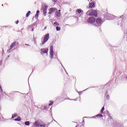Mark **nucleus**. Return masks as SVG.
Returning a JSON list of instances; mask_svg holds the SVG:
<instances>
[{"label": "nucleus", "mask_w": 127, "mask_h": 127, "mask_svg": "<svg viewBox=\"0 0 127 127\" xmlns=\"http://www.w3.org/2000/svg\"><path fill=\"white\" fill-rule=\"evenodd\" d=\"M86 15L97 17V16H98V12H97V10H92L91 11L89 10L86 12Z\"/></svg>", "instance_id": "obj_1"}, {"label": "nucleus", "mask_w": 127, "mask_h": 127, "mask_svg": "<svg viewBox=\"0 0 127 127\" xmlns=\"http://www.w3.org/2000/svg\"><path fill=\"white\" fill-rule=\"evenodd\" d=\"M47 8H48V6L46 4L42 5L41 10L43 12L44 16H46V13H47Z\"/></svg>", "instance_id": "obj_2"}, {"label": "nucleus", "mask_w": 127, "mask_h": 127, "mask_svg": "<svg viewBox=\"0 0 127 127\" xmlns=\"http://www.w3.org/2000/svg\"><path fill=\"white\" fill-rule=\"evenodd\" d=\"M96 20V23L94 24L95 26H101L103 23V20L101 18H97Z\"/></svg>", "instance_id": "obj_3"}, {"label": "nucleus", "mask_w": 127, "mask_h": 127, "mask_svg": "<svg viewBox=\"0 0 127 127\" xmlns=\"http://www.w3.org/2000/svg\"><path fill=\"white\" fill-rule=\"evenodd\" d=\"M17 44H18V42H14L12 43V44L10 45V48L7 50V52L10 53V51H12V48H13V47H16V45H17Z\"/></svg>", "instance_id": "obj_4"}, {"label": "nucleus", "mask_w": 127, "mask_h": 127, "mask_svg": "<svg viewBox=\"0 0 127 127\" xmlns=\"http://www.w3.org/2000/svg\"><path fill=\"white\" fill-rule=\"evenodd\" d=\"M95 21H96V18L94 17H90L87 20V22L88 23H90V24H93L95 23Z\"/></svg>", "instance_id": "obj_5"}, {"label": "nucleus", "mask_w": 127, "mask_h": 127, "mask_svg": "<svg viewBox=\"0 0 127 127\" xmlns=\"http://www.w3.org/2000/svg\"><path fill=\"white\" fill-rule=\"evenodd\" d=\"M33 126H34V127H46V125H40L39 121H35V122L33 124Z\"/></svg>", "instance_id": "obj_6"}, {"label": "nucleus", "mask_w": 127, "mask_h": 127, "mask_svg": "<svg viewBox=\"0 0 127 127\" xmlns=\"http://www.w3.org/2000/svg\"><path fill=\"white\" fill-rule=\"evenodd\" d=\"M48 39H49V34H47L44 36L43 41L42 43V45H44V44H45V43L48 41Z\"/></svg>", "instance_id": "obj_7"}, {"label": "nucleus", "mask_w": 127, "mask_h": 127, "mask_svg": "<svg viewBox=\"0 0 127 127\" xmlns=\"http://www.w3.org/2000/svg\"><path fill=\"white\" fill-rule=\"evenodd\" d=\"M50 58H53V56H54V51H53V46H51L50 48Z\"/></svg>", "instance_id": "obj_8"}, {"label": "nucleus", "mask_w": 127, "mask_h": 127, "mask_svg": "<svg viewBox=\"0 0 127 127\" xmlns=\"http://www.w3.org/2000/svg\"><path fill=\"white\" fill-rule=\"evenodd\" d=\"M48 48H43L41 49V54L42 55H43V54H48V51H49Z\"/></svg>", "instance_id": "obj_9"}, {"label": "nucleus", "mask_w": 127, "mask_h": 127, "mask_svg": "<svg viewBox=\"0 0 127 127\" xmlns=\"http://www.w3.org/2000/svg\"><path fill=\"white\" fill-rule=\"evenodd\" d=\"M57 9L56 8H50L49 9V12L48 13L49 14H52L53 12H55V10Z\"/></svg>", "instance_id": "obj_10"}, {"label": "nucleus", "mask_w": 127, "mask_h": 127, "mask_svg": "<svg viewBox=\"0 0 127 127\" xmlns=\"http://www.w3.org/2000/svg\"><path fill=\"white\" fill-rule=\"evenodd\" d=\"M120 20H121V23L120 24L121 26H123V22H124L125 19V16L124 15H122L119 18Z\"/></svg>", "instance_id": "obj_11"}, {"label": "nucleus", "mask_w": 127, "mask_h": 127, "mask_svg": "<svg viewBox=\"0 0 127 127\" xmlns=\"http://www.w3.org/2000/svg\"><path fill=\"white\" fill-rule=\"evenodd\" d=\"M95 6V2H91L88 5V8H93Z\"/></svg>", "instance_id": "obj_12"}, {"label": "nucleus", "mask_w": 127, "mask_h": 127, "mask_svg": "<svg viewBox=\"0 0 127 127\" xmlns=\"http://www.w3.org/2000/svg\"><path fill=\"white\" fill-rule=\"evenodd\" d=\"M113 127H122V124H121L119 122H116V123H114L113 124Z\"/></svg>", "instance_id": "obj_13"}, {"label": "nucleus", "mask_w": 127, "mask_h": 127, "mask_svg": "<svg viewBox=\"0 0 127 127\" xmlns=\"http://www.w3.org/2000/svg\"><path fill=\"white\" fill-rule=\"evenodd\" d=\"M60 11H61V10H59V11H57L56 12V16H57V17H60V16H61V14L60 13Z\"/></svg>", "instance_id": "obj_14"}, {"label": "nucleus", "mask_w": 127, "mask_h": 127, "mask_svg": "<svg viewBox=\"0 0 127 127\" xmlns=\"http://www.w3.org/2000/svg\"><path fill=\"white\" fill-rule=\"evenodd\" d=\"M96 117L97 118H101L102 117H103V115H102V114H99L97 115L96 116L92 117V118H96Z\"/></svg>", "instance_id": "obj_15"}, {"label": "nucleus", "mask_w": 127, "mask_h": 127, "mask_svg": "<svg viewBox=\"0 0 127 127\" xmlns=\"http://www.w3.org/2000/svg\"><path fill=\"white\" fill-rule=\"evenodd\" d=\"M15 122H20V121H21V118L20 117H18L16 119H15L14 120Z\"/></svg>", "instance_id": "obj_16"}, {"label": "nucleus", "mask_w": 127, "mask_h": 127, "mask_svg": "<svg viewBox=\"0 0 127 127\" xmlns=\"http://www.w3.org/2000/svg\"><path fill=\"white\" fill-rule=\"evenodd\" d=\"M106 16H108V17H111L110 19H113V16H114L113 15L107 14Z\"/></svg>", "instance_id": "obj_17"}, {"label": "nucleus", "mask_w": 127, "mask_h": 127, "mask_svg": "<svg viewBox=\"0 0 127 127\" xmlns=\"http://www.w3.org/2000/svg\"><path fill=\"white\" fill-rule=\"evenodd\" d=\"M30 13H31V11H28V12L26 14V17H28V16H29V15H30Z\"/></svg>", "instance_id": "obj_18"}, {"label": "nucleus", "mask_w": 127, "mask_h": 127, "mask_svg": "<svg viewBox=\"0 0 127 127\" xmlns=\"http://www.w3.org/2000/svg\"><path fill=\"white\" fill-rule=\"evenodd\" d=\"M16 117H17V114L15 113L12 115V119H14Z\"/></svg>", "instance_id": "obj_19"}, {"label": "nucleus", "mask_w": 127, "mask_h": 127, "mask_svg": "<svg viewBox=\"0 0 127 127\" xmlns=\"http://www.w3.org/2000/svg\"><path fill=\"white\" fill-rule=\"evenodd\" d=\"M104 111H105V107H103L101 110L100 113L101 114H103Z\"/></svg>", "instance_id": "obj_20"}, {"label": "nucleus", "mask_w": 127, "mask_h": 127, "mask_svg": "<svg viewBox=\"0 0 127 127\" xmlns=\"http://www.w3.org/2000/svg\"><path fill=\"white\" fill-rule=\"evenodd\" d=\"M25 126H29V125H30V123L29 122V121L25 122Z\"/></svg>", "instance_id": "obj_21"}, {"label": "nucleus", "mask_w": 127, "mask_h": 127, "mask_svg": "<svg viewBox=\"0 0 127 127\" xmlns=\"http://www.w3.org/2000/svg\"><path fill=\"white\" fill-rule=\"evenodd\" d=\"M56 30L57 31H60V30H61V28L57 26V27H56Z\"/></svg>", "instance_id": "obj_22"}, {"label": "nucleus", "mask_w": 127, "mask_h": 127, "mask_svg": "<svg viewBox=\"0 0 127 127\" xmlns=\"http://www.w3.org/2000/svg\"><path fill=\"white\" fill-rule=\"evenodd\" d=\"M38 16H39V14H36L35 15V18L37 19V18H38Z\"/></svg>", "instance_id": "obj_23"}, {"label": "nucleus", "mask_w": 127, "mask_h": 127, "mask_svg": "<svg viewBox=\"0 0 127 127\" xmlns=\"http://www.w3.org/2000/svg\"><path fill=\"white\" fill-rule=\"evenodd\" d=\"M77 12L78 13H80L82 12V9H77Z\"/></svg>", "instance_id": "obj_24"}, {"label": "nucleus", "mask_w": 127, "mask_h": 127, "mask_svg": "<svg viewBox=\"0 0 127 127\" xmlns=\"http://www.w3.org/2000/svg\"><path fill=\"white\" fill-rule=\"evenodd\" d=\"M54 24H55V25L58 26V25H59V23L58 22H55L54 23Z\"/></svg>", "instance_id": "obj_25"}, {"label": "nucleus", "mask_w": 127, "mask_h": 127, "mask_svg": "<svg viewBox=\"0 0 127 127\" xmlns=\"http://www.w3.org/2000/svg\"><path fill=\"white\" fill-rule=\"evenodd\" d=\"M106 99H107V100H110V95H107L106 96Z\"/></svg>", "instance_id": "obj_26"}, {"label": "nucleus", "mask_w": 127, "mask_h": 127, "mask_svg": "<svg viewBox=\"0 0 127 127\" xmlns=\"http://www.w3.org/2000/svg\"><path fill=\"white\" fill-rule=\"evenodd\" d=\"M53 105V101H51L50 103L49 104V106H52Z\"/></svg>", "instance_id": "obj_27"}, {"label": "nucleus", "mask_w": 127, "mask_h": 127, "mask_svg": "<svg viewBox=\"0 0 127 127\" xmlns=\"http://www.w3.org/2000/svg\"><path fill=\"white\" fill-rule=\"evenodd\" d=\"M0 91L1 92H2V88H1V86L0 85Z\"/></svg>", "instance_id": "obj_28"}, {"label": "nucleus", "mask_w": 127, "mask_h": 127, "mask_svg": "<svg viewBox=\"0 0 127 127\" xmlns=\"http://www.w3.org/2000/svg\"><path fill=\"white\" fill-rule=\"evenodd\" d=\"M40 12V11L38 10L37 11V12H36V14H39V12Z\"/></svg>", "instance_id": "obj_29"}, {"label": "nucleus", "mask_w": 127, "mask_h": 127, "mask_svg": "<svg viewBox=\"0 0 127 127\" xmlns=\"http://www.w3.org/2000/svg\"><path fill=\"white\" fill-rule=\"evenodd\" d=\"M18 22H19V21L17 20L15 22L16 24H18Z\"/></svg>", "instance_id": "obj_30"}, {"label": "nucleus", "mask_w": 127, "mask_h": 127, "mask_svg": "<svg viewBox=\"0 0 127 127\" xmlns=\"http://www.w3.org/2000/svg\"><path fill=\"white\" fill-rule=\"evenodd\" d=\"M44 110H47V106H44Z\"/></svg>", "instance_id": "obj_31"}, {"label": "nucleus", "mask_w": 127, "mask_h": 127, "mask_svg": "<svg viewBox=\"0 0 127 127\" xmlns=\"http://www.w3.org/2000/svg\"><path fill=\"white\" fill-rule=\"evenodd\" d=\"M1 64H2V61H0V66H1Z\"/></svg>", "instance_id": "obj_32"}, {"label": "nucleus", "mask_w": 127, "mask_h": 127, "mask_svg": "<svg viewBox=\"0 0 127 127\" xmlns=\"http://www.w3.org/2000/svg\"><path fill=\"white\" fill-rule=\"evenodd\" d=\"M34 42L35 44H36V40L35 39H34Z\"/></svg>", "instance_id": "obj_33"}, {"label": "nucleus", "mask_w": 127, "mask_h": 127, "mask_svg": "<svg viewBox=\"0 0 127 127\" xmlns=\"http://www.w3.org/2000/svg\"><path fill=\"white\" fill-rule=\"evenodd\" d=\"M61 64L62 67H63L64 70L65 71V72H66V69H65V68H64V66H63V65L61 63Z\"/></svg>", "instance_id": "obj_34"}, {"label": "nucleus", "mask_w": 127, "mask_h": 127, "mask_svg": "<svg viewBox=\"0 0 127 127\" xmlns=\"http://www.w3.org/2000/svg\"><path fill=\"white\" fill-rule=\"evenodd\" d=\"M54 2H57V0H52Z\"/></svg>", "instance_id": "obj_35"}, {"label": "nucleus", "mask_w": 127, "mask_h": 127, "mask_svg": "<svg viewBox=\"0 0 127 127\" xmlns=\"http://www.w3.org/2000/svg\"><path fill=\"white\" fill-rule=\"evenodd\" d=\"M25 46H29V45L27 44H25Z\"/></svg>", "instance_id": "obj_36"}, {"label": "nucleus", "mask_w": 127, "mask_h": 127, "mask_svg": "<svg viewBox=\"0 0 127 127\" xmlns=\"http://www.w3.org/2000/svg\"><path fill=\"white\" fill-rule=\"evenodd\" d=\"M47 27H45V28H44V29H47Z\"/></svg>", "instance_id": "obj_37"}, {"label": "nucleus", "mask_w": 127, "mask_h": 127, "mask_svg": "<svg viewBox=\"0 0 127 127\" xmlns=\"http://www.w3.org/2000/svg\"><path fill=\"white\" fill-rule=\"evenodd\" d=\"M32 31H34V29L33 28L32 29Z\"/></svg>", "instance_id": "obj_38"}, {"label": "nucleus", "mask_w": 127, "mask_h": 127, "mask_svg": "<svg viewBox=\"0 0 127 127\" xmlns=\"http://www.w3.org/2000/svg\"><path fill=\"white\" fill-rule=\"evenodd\" d=\"M88 89H89V88H87L86 90H83V91H86V90H88Z\"/></svg>", "instance_id": "obj_39"}, {"label": "nucleus", "mask_w": 127, "mask_h": 127, "mask_svg": "<svg viewBox=\"0 0 127 127\" xmlns=\"http://www.w3.org/2000/svg\"><path fill=\"white\" fill-rule=\"evenodd\" d=\"M28 27H31V25H29Z\"/></svg>", "instance_id": "obj_40"}, {"label": "nucleus", "mask_w": 127, "mask_h": 127, "mask_svg": "<svg viewBox=\"0 0 127 127\" xmlns=\"http://www.w3.org/2000/svg\"><path fill=\"white\" fill-rule=\"evenodd\" d=\"M3 27H6V26H3Z\"/></svg>", "instance_id": "obj_41"}, {"label": "nucleus", "mask_w": 127, "mask_h": 127, "mask_svg": "<svg viewBox=\"0 0 127 127\" xmlns=\"http://www.w3.org/2000/svg\"><path fill=\"white\" fill-rule=\"evenodd\" d=\"M126 79L127 80V76H126Z\"/></svg>", "instance_id": "obj_42"}, {"label": "nucleus", "mask_w": 127, "mask_h": 127, "mask_svg": "<svg viewBox=\"0 0 127 127\" xmlns=\"http://www.w3.org/2000/svg\"><path fill=\"white\" fill-rule=\"evenodd\" d=\"M2 6H3V4H2Z\"/></svg>", "instance_id": "obj_43"}, {"label": "nucleus", "mask_w": 127, "mask_h": 127, "mask_svg": "<svg viewBox=\"0 0 127 127\" xmlns=\"http://www.w3.org/2000/svg\"><path fill=\"white\" fill-rule=\"evenodd\" d=\"M66 74H68V73L66 71Z\"/></svg>", "instance_id": "obj_44"}, {"label": "nucleus", "mask_w": 127, "mask_h": 127, "mask_svg": "<svg viewBox=\"0 0 127 127\" xmlns=\"http://www.w3.org/2000/svg\"><path fill=\"white\" fill-rule=\"evenodd\" d=\"M0 108H1V106H0Z\"/></svg>", "instance_id": "obj_45"}, {"label": "nucleus", "mask_w": 127, "mask_h": 127, "mask_svg": "<svg viewBox=\"0 0 127 127\" xmlns=\"http://www.w3.org/2000/svg\"><path fill=\"white\" fill-rule=\"evenodd\" d=\"M118 25H119V24H119V23H118Z\"/></svg>", "instance_id": "obj_46"}, {"label": "nucleus", "mask_w": 127, "mask_h": 127, "mask_svg": "<svg viewBox=\"0 0 127 127\" xmlns=\"http://www.w3.org/2000/svg\"><path fill=\"white\" fill-rule=\"evenodd\" d=\"M73 100L76 101V100Z\"/></svg>", "instance_id": "obj_47"}]
</instances>
